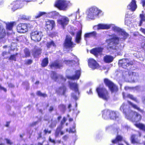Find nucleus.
Masks as SVG:
<instances>
[{
	"mask_svg": "<svg viewBox=\"0 0 145 145\" xmlns=\"http://www.w3.org/2000/svg\"><path fill=\"white\" fill-rule=\"evenodd\" d=\"M64 62L67 65L72 66L76 63L77 64L78 62V59L77 58H75L74 60H66Z\"/></svg>",
	"mask_w": 145,
	"mask_h": 145,
	"instance_id": "21",
	"label": "nucleus"
},
{
	"mask_svg": "<svg viewBox=\"0 0 145 145\" xmlns=\"http://www.w3.org/2000/svg\"><path fill=\"white\" fill-rule=\"evenodd\" d=\"M17 55V54H16V55H12L10 58V59L11 60H14V61H16V58L15 56L16 55Z\"/></svg>",
	"mask_w": 145,
	"mask_h": 145,
	"instance_id": "48",
	"label": "nucleus"
},
{
	"mask_svg": "<svg viewBox=\"0 0 145 145\" xmlns=\"http://www.w3.org/2000/svg\"><path fill=\"white\" fill-rule=\"evenodd\" d=\"M5 35V29L3 28H2L0 26V39L3 38Z\"/></svg>",
	"mask_w": 145,
	"mask_h": 145,
	"instance_id": "38",
	"label": "nucleus"
},
{
	"mask_svg": "<svg viewBox=\"0 0 145 145\" xmlns=\"http://www.w3.org/2000/svg\"><path fill=\"white\" fill-rule=\"evenodd\" d=\"M72 15H73V16H74V18L73 19V20H76V14H72L71 15H70L69 16H71Z\"/></svg>",
	"mask_w": 145,
	"mask_h": 145,
	"instance_id": "58",
	"label": "nucleus"
},
{
	"mask_svg": "<svg viewBox=\"0 0 145 145\" xmlns=\"http://www.w3.org/2000/svg\"><path fill=\"white\" fill-rule=\"evenodd\" d=\"M43 35L42 32L39 31H33L31 33V39L37 42L40 40Z\"/></svg>",
	"mask_w": 145,
	"mask_h": 145,
	"instance_id": "7",
	"label": "nucleus"
},
{
	"mask_svg": "<svg viewBox=\"0 0 145 145\" xmlns=\"http://www.w3.org/2000/svg\"><path fill=\"white\" fill-rule=\"evenodd\" d=\"M5 140L6 141L7 143L11 145L12 144V143L11 142V140L7 138L5 139Z\"/></svg>",
	"mask_w": 145,
	"mask_h": 145,
	"instance_id": "50",
	"label": "nucleus"
},
{
	"mask_svg": "<svg viewBox=\"0 0 145 145\" xmlns=\"http://www.w3.org/2000/svg\"><path fill=\"white\" fill-rule=\"evenodd\" d=\"M44 132L46 134L47 133H51V131H48L47 130L45 129L44 130Z\"/></svg>",
	"mask_w": 145,
	"mask_h": 145,
	"instance_id": "60",
	"label": "nucleus"
},
{
	"mask_svg": "<svg viewBox=\"0 0 145 145\" xmlns=\"http://www.w3.org/2000/svg\"><path fill=\"white\" fill-rule=\"evenodd\" d=\"M112 29L114 31L116 32L120 37H118L116 35H112V38L108 40V45L107 48L109 50L111 51L112 50H117L118 47L116 45L119 43V38L125 39L129 35L127 33L116 26H114L112 27Z\"/></svg>",
	"mask_w": 145,
	"mask_h": 145,
	"instance_id": "1",
	"label": "nucleus"
},
{
	"mask_svg": "<svg viewBox=\"0 0 145 145\" xmlns=\"http://www.w3.org/2000/svg\"><path fill=\"white\" fill-rule=\"evenodd\" d=\"M17 31L20 33H25L27 31V24H20L17 27Z\"/></svg>",
	"mask_w": 145,
	"mask_h": 145,
	"instance_id": "14",
	"label": "nucleus"
},
{
	"mask_svg": "<svg viewBox=\"0 0 145 145\" xmlns=\"http://www.w3.org/2000/svg\"><path fill=\"white\" fill-rule=\"evenodd\" d=\"M48 58H46L44 59L41 63L42 66L45 67L47 65L48 63Z\"/></svg>",
	"mask_w": 145,
	"mask_h": 145,
	"instance_id": "40",
	"label": "nucleus"
},
{
	"mask_svg": "<svg viewBox=\"0 0 145 145\" xmlns=\"http://www.w3.org/2000/svg\"><path fill=\"white\" fill-rule=\"evenodd\" d=\"M135 125L136 127L139 128L140 129L145 131V126L143 124L140 123H139L135 124Z\"/></svg>",
	"mask_w": 145,
	"mask_h": 145,
	"instance_id": "35",
	"label": "nucleus"
},
{
	"mask_svg": "<svg viewBox=\"0 0 145 145\" xmlns=\"http://www.w3.org/2000/svg\"><path fill=\"white\" fill-rule=\"evenodd\" d=\"M49 140L50 142L53 143L54 144H55L56 143L55 140H54L52 139L50 137L49 138Z\"/></svg>",
	"mask_w": 145,
	"mask_h": 145,
	"instance_id": "56",
	"label": "nucleus"
},
{
	"mask_svg": "<svg viewBox=\"0 0 145 145\" xmlns=\"http://www.w3.org/2000/svg\"><path fill=\"white\" fill-rule=\"evenodd\" d=\"M120 109L125 114V118L132 122H138L141 119V116L140 114L129 108L128 106L124 103L121 106Z\"/></svg>",
	"mask_w": 145,
	"mask_h": 145,
	"instance_id": "2",
	"label": "nucleus"
},
{
	"mask_svg": "<svg viewBox=\"0 0 145 145\" xmlns=\"http://www.w3.org/2000/svg\"><path fill=\"white\" fill-rule=\"evenodd\" d=\"M0 89L3 90L5 92H6L7 91L6 89L1 85L0 86Z\"/></svg>",
	"mask_w": 145,
	"mask_h": 145,
	"instance_id": "54",
	"label": "nucleus"
},
{
	"mask_svg": "<svg viewBox=\"0 0 145 145\" xmlns=\"http://www.w3.org/2000/svg\"><path fill=\"white\" fill-rule=\"evenodd\" d=\"M131 72H132V71H129L128 70L123 71L122 73L123 77L125 81L128 82H132L131 76L132 74H130Z\"/></svg>",
	"mask_w": 145,
	"mask_h": 145,
	"instance_id": "12",
	"label": "nucleus"
},
{
	"mask_svg": "<svg viewBox=\"0 0 145 145\" xmlns=\"http://www.w3.org/2000/svg\"><path fill=\"white\" fill-rule=\"evenodd\" d=\"M57 121L56 119H52L49 122L50 125L49 126V127L52 128L56 126L57 123Z\"/></svg>",
	"mask_w": 145,
	"mask_h": 145,
	"instance_id": "32",
	"label": "nucleus"
},
{
	"mask_svg": "<svg viewBox=\"0 0 145 145\" xmlns=\"http://www.w3.org/2000/svg\"><path fill=\"white\" fill-rule=\"evenodd\" d=\"M142 5L143 7L145 6V0H143L142 1Z\"/></svg>",
	"mask_w": 145,
	"mask_h": 145,
	"instance_id": "64",
	"label": "nucleus"
},
{
	"mask_svg": "<svg viewBox=\"0 0 145 145\" xmlns=\"http://www.w3.org/2000/svg\"><path fill=\"white\" fill-rule=\"evenodd\" d=\"M102 117L105 119L110 118L112 120L116 119L117 117L116 112L108 110H105L103 112Z\"/></svg>",
	"mask_w": 145,
	"mask_h": 145,
	"instance_id": "3",
	"label": "nucleus"
},
{
	"mask_svg": "<svg viewBox=\"0 0 145 145\" xmlns=\"http://www.w3.org/2000/svg\"><path fill=\"white\" fill-rule=\"evenodd\" d=\"M118 64L119 66L124 69H126L129 66L133 65V63L131 60L128 59H125L120 60Z\"/></svg>",
	"mask_w": 145,
	"mask_h": 145,
	"instance_id": "8",
	"label": "nucleus"
},
{
	"mask_svg": "<svg viewBox=\"0 0 145 145\" xmlns=\"http://www.w3.org/2000/svg\"><path fill=\"white\" fill-rule=\"evenodd\" d=\"M24 52L25 54L24 57H26L30 56V52L29 50L28 49L25 48L24 49ZM23 57H24V56H23Z\"/></svg>",
	"mask_w": 145,
	"mask_h": 145,
	"instance_id": "39",
	"label": "nucleus"
},
{
	"mask_svg": "<svg viewBox=\"0 0 145 145\" xmlns=\"http://www.w3.org/2000/svg\"><path fill=\"white\" fill-rule=\"evenodd\" d=\"M127 97H128V98H129L131 99L134 101L135 102H137V103H139V101L136 99V98L134 97L133 96L131 95H130V94H129L127 95Z\"/></svg>",
	"mask_w": 145,
	"mask_h": 145,
	"instance_id": "42",
	"label": "nucleus"
},
{
	"mask_svg": "<svg viewBox=\"0 0 145 145\" xmlns=\"http://www.w3.org/2000/svg\"><path fill=\"white\" fill-rule=\"evenodd\" d=\"M51 77L53 80L55 81H56L57 79L61 80L64 82L66 80V79L65 78H63L62 76L58 75L54 72H52L51 74Z\"/></svg>",
	"mask_w": 145,
	"mask_h": 145,
	"instance_id": "19",
	"label": "nucleus"
},
{
	"mask_svg": "<svg viewBox=\"0 0 145 145\" xmlns=\"http://www.w3.org/2000/svg\"><path fill=\"white\" fill-rule=\"evenodd\" d=\"M68 138V136L67 135H65L63 137V139L65 140H66Z\"/></svg>",
	"mask_w": 145,
	"mask_h": 145,
	"instance_id": "57",
	"label": "nucleus"
},
{
	"mask_svg": "<svg viewBox=\"0 0 145 145\" xmlns=\"http://www.w3.org/2000/svg\"><path fill=\"white\" fill-rule=\"evenodd\" d=\"M103 50V48L101 47L96 48L91 50L90 52L96 57H97L98 56L101 54Z\"/></svg>",
	"mask_w": 145,
	"mask_h": 145,
	"instance_id": "16",
	"label": "nucleus"
},
{
	"mask_svg": "<svg viewBox=\"0 0 145 145\" xmlns=\"http://www.w3.org/2000/svg\"><path fill=\"white\" fill-rule=\"evenodd\" d=\"M55 46V43L52 41L48 42L47 44V46L48 48H50L52 46Z\"/></svg>",
	"mask_w": 145,
	"mask_h": 145,
	"instance_id": "43",
	"label": "nucleus"
},
{
	"mask_svg": "<svg viewBox=\"0 0 145 145\" xmlns=\"http://www.w3.org/2000/svg\"><path fill=\"white\" fill-rule=\"evenodd\" d=\"M55 6L60 10H65L67 5L64 0H59L56 1Z\"/></svg>",
	"mask_w": 145,
	"mask_h": 145,
	"instance_id": "11",
	"label": "nucleus"
},
{
	"mask_svg": "<svg viewBox=\"0 0 145 145\" xmlns=\"http://www.w3.org/2000/svg\"><path fill=\"white\" fill-rule=\"evenodd\" d=\"M140 20L139 25L141 26L142 24V22L145 21V16L143 14H140Z\"/></svg>",
	"mask_w": 145,
	"mask_h": 145,
	"instance_id": "34",
	"label": "nucleus"
},
{
	"mask_svg": "<svg viewBox=\"0 0 145 145\" xmlns=\"http://www.w3.org/2000/svg\"><path fill=\"white\" fill-rule=\"evenodd\" d=\"M59 13L56 11H54L49 13V15L53 18H56V16H58Z\"/></svg>",
	"mask_w": 145,
	"mask_h": 145,
	"instance_id": "36",
	"label": "nucleus"
},
{
	"mask_svg": "<svg viewBox=\"0 0 145 145\" xmlns=\"http://www.w3.org/2000/svg\"><path fill=\"white\" fill-rule=\"evenodd\" d=\"M71 106H72L71 104H69L68 106V108L69 109V112H70L71 111V109H70V108Z\"/></svg>",
	"mask_w": 145,
	"mask_h": 145,
	"instance_id": "63",
	"label": "nucleus"
},
{
	"mask_svg": "<svg viewBox=\"0 0 145 145\" xmlns=\"http://www.w3.org/2000/svg\"><path fill=\"white\" fill-rule=\"evenodd\" d=\"M104 82L112 93L116 92L118 91V87L112 82L107 79H105Z\"/></svg>",
	"mask_w": 145,
	"mask_h": 145,
	"instance_id": "9",
	"label": "nucleus"
},
{
	"mask_svg": "<svg viewBox=\"0 0 145 145\" xmlns=\"http://www.w3.org/2000/svg\"><path fill=\"white\" fill-rule=\"evenodd\" d=\"M36 93L37 95L43 97H45L47 96V95L46 94L43 93L40 91H37Z\"/></svg>",
	"mask_w": 145,
	"mask_h": 145,
	"instance_id": "46",
	"label": "nucleus"
},
{
	"mask_svg": "<svg viewBox=\"0 0 145 145\" xmlns=\"http://www.w3.org/2000/svg\"><path fill=\"white\" fill-rule=\"evenodd\" d=\"M128 8L132 11H135L137 8L135 0H132V1L127 6Z\"/></svg>",
	"mask_w": 145,
	"mask_h": 145,
	"instance_id": "20",
	"label": "nucleus"
},
{
	"mask_svg": "<svg viewBox=\"0 0 145 145\" xmlns=\"http://www.w3.org/2000/svg\"><path fill=\"white\" fill-rule=\"evenodd\" d=\"M82 34V31L80 30L77 33L75 39V41L77 43H79L81 40V35Z\"/></svg>",
	"mask_w": 145,
	"mask_h": 145,
	"instance_id": "27",
	"label": "nucleus"
},
{
	"mask_svg": "<svg viewBox=\"0 0 145 145\" xmlns=\"http://www.w3.org/2000/svg\"><path fill=\"white\" fill-rule=\"evenodd\" d=\"M130 74H132V76H134V77L132 78V82H137L139 79V76L138 73L134 72L132 71V72H131Z\"/></svg>",
	"mask_w": 145,
	"mask_h": 145,
	"instance_id": "23",
	"label": "nucleus"
},
{
	"mask_svg": "<svg viewBox=\"0 0 145 145\" xmlns=\"http://www.w3.org/2000/svg\"><path fill=\"white\" fill-rule=\"evenodd\" d=\"M136 135H132L131 137V142L133 144L135 143H138V141L136 140L135 138L136 137Z\"/></svg>",
	"mask_w": 145,
	"mask_h": 145,
	"instance_id": "41",
	"label": "nucleus"
},
{
	"mask_svg": "<svg viewBox=\"0 0 145 145\" xmlns=\"http://www.w3.org/2000/svg\"><path fill=\"white\" fill-rule=\"evenodd\" d=\"M41 53V50L40 49H38L35 50L33 51L32 54L34 56L37 57V56L40 54Z\"/></svg>",
	"mask_w": 145,
	"mask_h": 145,
	"instance_id": "33",
	"label": "nucleus"
},
{
	"mask_svg": "<svg viewBox=\"0 0 145 145\" xmlns=\"http://www.w3.org/2000/svg\"><path fill=\"white\" fill-rule=\"evenodd\" d=\"M55 23L52 20H47L46 21L45 26L49 30H51L54 27Z\"/></svg>",
	"mask_w": 145,
	"mask_h": 145,
	"instance_id": "17",
	"label": "nucleus"
},
{
	"mask_svg": "<svg viewBox=\"0 0 145 145\" xmlns=\"http://www.w3.org/2000/svg\"><path fill=\"white\" fill-rule=\"evenodd\" d=\"M113 57L110 55H106L104 57V61L107 63L111 62L113 60Z\"/></svg>",
	"mask_w": 145,
	"mask_h": 145,
	"instance_id": "30",
	"label": "nucleus"
},
{
	"mask_svg": "<svg viewBox=\"0 0 145 145\" xmlns=\"http://www.w3.org/2000/svg\"><path fill=\"white\" fill-rule=\"evenodd\" d=\"M101 11L97 8L91 7L90 8L87 12L88 17L91 19H94L95 16H98Z\"/></svg>",
	"mask_w": 145,
	"mask_h": 145,
	"instance_id": "6",
	"label": "nucleus"
},
{
	"mask_svg": "<svg viewBox=\"0 0 145 145\" xmlns=\"http://www.w3.org/2000/svg\"><path fill=\"white\" fill-rule=\"evenodd\" d=\"M75 74L72 76H68L67 78L69 79L72 80L78 79L80 75V71H76L75 72Z\"/></svg>",
	"mask_w": 145,
	"mask_h": 145,
	"instance_id": "22",
	"label": "nucleus"
},
{
	"mask_svg": "<svg viewBox=\"0 0 145 145\" xmlns=\"http://www.w3.org/2000/svg\"><path fill=\"white\" fill-rule=\"evenodd\" d=\"M66 120V118L65 117H64L63 120L61 121L60 125H61L63 126V125L65 123Z\"/></svg>",
	"mask_w": 145,
	"mask_h": 145,
	"instance_id": "49",
	"label": "nucleus"
},
{
	"mask_svg": "<svg viewBox=\"0 0 145 145\" xmlns=\"http://www.w3.org/2000/svg\"><path fill=\"white\" fill-rule=\"evenodd\" d=\"M38 123V121L33 122L31 124V125L32 126H34L37 124Z\"/></svg>",
	"mask_w": 145,
	"mask_h": 145,
	"instance_id": "51",
	"label": "nucleus"
},
{
	"mask_svg": "<svg viewBox=\"0 0 145 145\" xmlns=\"http://www.w3.org/2000/svg\"><path fill=\"white\" fill-rule=\"evenodd\" d=\"M97 35L96 32L94 31L89 33H86L84 35L85 39L88 38H90L92 37H95Z\"/></svg>",
	"mask_w": 145,
	"mask_h": 145,
	"instance_id": "28",
	"label": "nucleus"
},
{
	"mask_svg": "<svg viewBox=\"0 0 145 145\" xmlns=\"http://www.w3.org/2000/svg\"><path fill=\"white\" fill-rule=\"evenodd\" d=\"M111 26V25H110L100 24L94 26L93 28L94 29H97V30L100 29H110Z\"/></svg>",
	"mask_w": 145,
	"mask_h": 145,
	"instance_id": "18",
	"label": "nucleus"
},
{
	"mask_svg": "<svg viewBox=\"0 0 145 145\" xmlns=\"http://www.w3.org/2000/svg\"><path fill=\"white\" fill-rule=\"evenodd\" d=\"M128 103L129 104V105H131L133 108L138 110L139 111H140V109L136 105L133 104L131 102L129 101H128Z\"/></svg>",
	"mask_w": 145,
	"mask_h": 145,
	"instance_id": "44",
	"label": "nucleus"
},
{
	"mask_svg": "<svg viewBox=\"0 0 145 145\" xmlns=\"http://www.w3.org/2000/svg\"><path fill=\"white\" fill-rule=\"evenodd\" d=\"M125 24L127 25H129L130 24V21L129 20H126L125 21Z\"/></svg>",
	"mask_w": 145,
	"mask_h": 145,
	"instance_id": "52",
	"label": "nucleus"
},
{
	"mask_svg": "<svg viewBox=\"0 0 145 145\" xmlns=\"http://www.w3.org/2000/svg\"><path fill=\"white\" fill-rule=\"evenodd\" d=\"M8 86L10 88H13L14 87V85L12 84H9L8 85Z\"/></svg>",
	"mask_w": 145,
	"mask_h": 145,
	"instance_id": "62",
	"label": "nucleus"
},
{
	"mask_svg": "<svg viewBox=\"0 0 145 145\" xmlns=\"http://www.w3.org/2000/svg\"><path fill=\"white\" fill-rule=\"evenodd\" d=\"M69 84L71 89L74 91V93L71 94L72 97L76 100L78 99V96L79 94L78 89V85L76 83L69 82Z\"/></svg>",
	"mask_w": 145,
	"mask_h": 145,
	"instance_id": "4",
	"label": "nucleus"
},
{
	"mask_svg": "<svg viewBox=\"0 0 145 145\" xmlns=\"http://www.w3.org/2000/svg\"><path fill=\"white\" fill-rule=\"evenodd\" d=\"M21 3L20 1H18L13 2V4L14 5L13 7L12 8V10L14 11L15 10L20 8V5Z\"/></svg>",
	"mask_w": 145,
	"mask_h": 145,
	"instance_id": "29",
	"label": "nucleus"
},
{
	"mask_svg": "<svg viewBox=\"0 0 145 145\" xmlns=\"http://www.w3.org/2000/svg\"><path fill=\"white\" fill-rule=\"evenodd\" d=\"M122 139V137L120 135H118L117 136L116 138L113 140L112 141V142L113 144L118 143V145H123L121 144H120L119 142L121 141Z\"/></svg>",
	"mask_w": 145,
	"mask_h": 145,
	"instance_id": "26",
	"label": "nucleus"
},
{
	"mask_svg": "<svg viewBox=\"0 0 145 145\" xmlns=\"http://www.w3.org/2000/svg\"><path fill=\"white\" fill-rule=\"evenodd\" d=\"M75 131V129H72L71 128H70L69 132V133H74Z\"/></svg>",
	"mask_w": 145,
	"mask_h": 145,
	"instance_id": "59",
	"label": "nucleus"
},
{
	"mask_svg": "<svg viewBox=\"0 0 145 145\" xmlns=\"http://www.w3.org/2000/svg\"><path fill=\"white\" fill-rule=\"evenodd\" d=\"M32 62V60L30 59L26 61V63L28 64H31Z\"/></svg>",
	"mask_w": 145,
	"mask_h": 145,
	"instance_id": "53",
	"label": "nucleus"
},
{
	"mask_svg": "<svg viewBox=\"0 0 145 145\" xmlns=\"http://www.w3.org/2000/svg\"><path fill=\"white\" fill-rule=\"evenodd\" d=\"M14 24H15L14 22L6 23L7 29L10 30H11Z\"/></svg>",
	"mask_w": 145,
	"mask_h": 145,
	"instance_id": "37",
	"label": "nucleus"
},
{
	"mask_svg": "<svg viewBox=\"0 0 145 145\" xmlns=\"http://www.w3.org/2000/svg\"><path fill=\"white\" fill-rule=\"evenodd\" d=\"M69 21V18L65 16H61L57 21L58 24L60 25L63 29L64 27L68 24Z\"/></svg>",
	"mask_w": 145,
	"mask_h": 145,
	"instance_id": "13",
	"label": "nucleus"
},
{
	"mask_svg": "<svg viewBox=\"0 0 145 145\" xmlns=\"http://www.w3.org/2000/svg\"><path fill=\"white\" fill-rule=\"evenodd\" d=\"M72 38L70 35H67L64 44V48L66 49H69L74 47L76 45L72 41Z\"/></svg>",
	"mask_w": 145,
	"mask_h": 145,
	"instance_id": "10",
	"label": "nucleus"
},
{
	"mask_svg": "<svg viewBox=\"0 0 145 145\" xmlns=\"http://www.w3.org/2000/svg\"><path fill=\"white\" fill-rule=\"evenodd\" d=\"M45 14V13L44 12H40L38 15L35 16V18H39L43 15L44 14Z\"/></svg>",
	"mask_w": 145,
	"mask_h": 145,
	"instance_id": "47",
	"label": "nucleus"
},
{
	"mask_svg": "<svg viewBox=\"0 0 145 145\" xmlns=\"http://www.w3.org/2000/svg\"><path fill=\"white\" fill-rule=\"evenodd\" d=\"M63 128V127L61 125H59L57 128L55 133V135L56 137H57L59 136L61 130Z\"/></svg>",
	"mask_w": 145,
	"mask_h": 145,
	"instance_id": "31",
	"label": "nucleus"
},
{
	"mask_svg": "<svg viewBox=\"0 0 145 145\" xmlns=\"http://www.w3.org/2000/svg\"><path fill=\"white\" fill-rule=\"evenodd\" d=\"M54 110V108L52 106H50L49 109V111L52 112Z\"/></svg>",
	"mask_w": 145,
	"mask_h": 145,
	"instance_id": "61",
	"label": "nucleus"
},
{
	"mask_svg": "<svg viewBox=\"0 0 145 145\" xmlns=\"http://www.w3.org/2000/svg\"><path fill=\"white\" fill-rule=\"evenodd\" d=\"M99 97L105 100H107L109 98L107 90L104 88H98L96 89Z\"/></svg>",
	"mask_w": 145,
	"mask_h": 145,
	"instance_id": "5",
	"label": "nucleus"
},
{
	"mask_svg": "<svg viewBox=\"0 0 145 145\" xmlns=\"http://www.w3.org/2000/svg\"><path fill=\"white\" fill-rule=\"evenodd\" d=\"M62 65L60 64L59 61H56L53 63H52L50 65L51 68H60Z\"/></svg>",
	"mask_w": 145,
	"mask_h": 145,
	"instance_id": "24",
	"label": "nucleus"
},
{
	"mask_svg": "<svg viewBox=\"0 0 145 145\" xmlns=\"http://www.w3.org/2000/svg\"><path fill=\"white\" fill-rule=\"evenodd\" d=\"M66 88L65 86L60 87L56 90L57 93L59 95H64L66 90Z\"/></svg>",
	"mask_w": 145,
	"mask_h": 145,
	"instance_id": "25",
	"label": "nucleus"
},
{
	"mask_svg": "<svg viewBox=\"0 0 145 145\" xmlns=\"http://www.w3.org/2000/svg\"><path fill=\"white\" fill-rule=\"evenodd\" d=\"M59 109L62 111H64L66 109V108L65 105H60L58 106Z\"/></svg>",
	"mask_w": 145,
	"mask_h": 145,
	"instance_id": "45",
	"label": "nucleus"
},
{
	"mask_svg": "<svg viewBox=\"0 0 145 145\" xmlns=\"http://www.w3.org/2000/svg\"><path fill=\"white\" fill-rule=\"evenodd\" d=\"M88 64L89 67L93 69L98 68L99 67V64L96 61L93 59H88Z\"/></svg>",
	"mask_w": 145,
	"mask_h": 145,
	"instance_id": "15",
	"label": "nucleus"
},
{
	"mask_svg": "<svg viewBox=\"0 0 145 145\" xmlns=\"http://www.w3.org/2000/svg\"><path fill=\"white\" fill-rule=\"evenodd\" d=\"M140 31L145 35V29L141 28L140 29Z\"/></svg>",
	"mask_w": 145,
	"mask_h": 145,
	"instance_id": "55",
	"label": "nucleus"
}]
</instances>
